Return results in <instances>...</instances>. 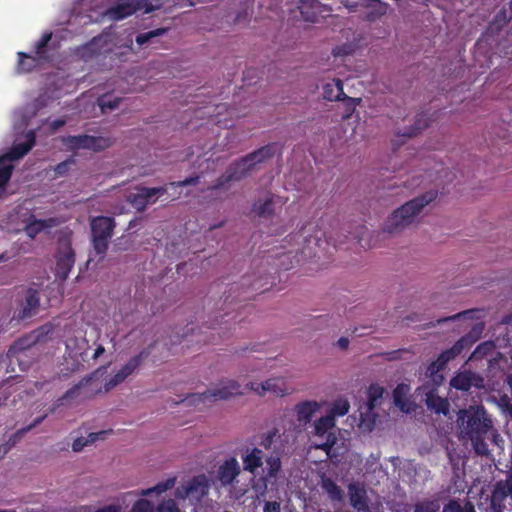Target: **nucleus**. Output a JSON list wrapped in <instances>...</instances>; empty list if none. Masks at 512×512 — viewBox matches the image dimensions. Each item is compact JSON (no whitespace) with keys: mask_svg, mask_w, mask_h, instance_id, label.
<instances>
[{"mask_svg":"<svg viewBox=\"0 0 512 512\" xmlns=\"http://www.w3.org/2000/svg\"><path fill=\"white\" fill-rule=\"evenodd\" d=\"M458 420L461 423V437L471 441L477 455H488L489 448L485 439L492 428V421L487 417L484 407L477 406L462 410Z\"/></svg>","mask_w":512,"mask_h":512,"instance_id":"nucleus-1","label":"nucleus"},{"mask_svg":"<svg viewBox=\"0 0 512 512\" xmlns=\"http://www.w3.org/2000/svg\"><path fill=\"white\" fill-rule=\"evenodd\" d=\"M276 149V143H269L242 157L239 161L230 164L226 171L215 180L210 189L219 190L232 181L243 179L256 164L272 158L276 153Z\"/></svg>","mask_w":512,"mask_h":512,"instance_id":"nucleus-2","label":"nucleus"},{"mask_svg":"<svg viewBox=\"0 0 512 512\" xmlns=\"http://www.w3.org/2000/svg\"><path fill=\"white\" fill-rule=\"evenodd\" d=\"M435 197V193L427 192L406 202L388 217L384 231L390 234L402 231L405 227L414 222L421 210L432 202Z\"/></svg>","mask_w":512,"mask_h":512,"instance_id":"nucleus-3","label":"nucleus"},{"mask_svg":"<svg viewBox=\"0 0 512 512\" xmlns=\"http://www.w3.org/2000/svg\"><path fill=\"white\" fill-rule=\"evenodd\" d=\"M241 385L233 379L221 380L213 389L203 393H192L182 400L188 406H195L199 410L217 400H228L233 396L242 395Z\"/></svg>","mask_w":512,"mask_h":512,"instance_id":"nucleus-4","label":"nucleus"},{"mask_svg":"<svg viewBox=\"0 0 512 512\" xmlns=\"http://www.w3.org/2000/svg\"><path fill=\"white\" fill-rule=\"evenodd\" d=\"M115 221L112 217L97 216L91 220L92 245L95 253L102 258L108 250L109 241L113 236Z\"/></svg>","mask_w":512,"mask_h":512,"instance_id":"nucleus-5","label":"nucleus"},{"mask_svg":"<svg viewBox=\"0 0 512 512\" xmlns=\"http://www.w3.org/2000/svg\"><path fill=\"white\" fill-rule=\"evenodd\" d=\"M512 20V11L502 8L489 23L486 31L476 42V49L489 53L492 51L494 45L497 44L495 36Z\"/></svg>","mask_w":512,"mask_h":512,"instance_id":"nucleus-6","label":"nucleus"},{"mask_svg":"<svg viewBox=\"0 0 512 512\" xmlns=\"http://www.w3.org/2000/svg\"><path fill=\"white\" fill-rule=\"evenodd\" d=\"M62 143L72 151L91 150L101 152L113 145L110 137L90 136V135H69L62 138Z\"/></svg>","mask_w":512,"mask_h":512,"instance_id":"nucleus-7","label":"nucleus"},{"mask_svg":"<svg viewBox=\"0 0 512 512\" xmlns=\"http://www.w3.org/2000/svg\"><path fill=\"white\" fill-rule=\"evenodd\" d=\"M335 427V419L331 415H325L315 422V442L316 449L323 450L330 455V451L337 442V436L332 431Z\"/></svg>","mask_w":512,"mask_h":512,"instance_id":"nucleus-8","label":"nucleus"},{"mask_svg":"<svg viewBox=\"0 0 512 512\" xmlns=\"http://www.w3.org/2000/svg\"><path fill=\"white\" fill-rule=\"evenodd\" d=\"M209 480L205 474H200L192 477L185 484L178 486L175 489V497L177 499H194L196 501L202 500L209 492Z\"/></svg>","mask_w":512,"mask_h":512,"instance_id":"nucleus-9","label":"nucleus"},{"mask_svg":"<svg viewBox=\"0 0 512 512\" xmlns=\"http://www.w3.org/2000/svg\"><path fill=\"white\" fill-rule=\"evenodd\" d=\"M384 388L378 384H371L367 390V413H360V426L371 431L375 425L376 415L373 414V410L377 406L379 400L382 399L384 394Z\"/></svg>","mask_w":512,"mask_h":512,"instance_id":"nucleus-10","label":"nucleus"},{"mask_svg":"<svg viewBox=\"0 0 512 512\" xmlns=\"http://www.w3.org/2000/svg\"><path fill=\"white\" fill-rule=\"evenodd\" d=\"M341 3L350 11H357L359 7L368 8L366 14L368 21H375L387 13L389 5L381 0H341Z\"/></svg>","mask_w":512,"mask_h":512,"instance_id":"nucleus-11","label":"nucleus"},{"mask_svg":"<svg viewBox=\"0 0 512 512\" xmlns=\"http://www.w3.org/2000/svg\"><path fill=\"white\" fill-rule=\"evenodd\" d=\"M298 9L304 21L317 23L324 14H329L332 9L322 4L319 0H298Z\"/></svg>","mask_w":512,"mask_h":512,"instance_id":"nucleus-12","label":"nucleus"},{"mask_svg":"<svg viewBox=\"0 0 512 512\" xmlns=\"http://www.w3.org/2000/svg\"><path fill=\"white\" fill-rule=\"evenodd\" d=\"M75 264V253L70 243L62 245L56 254V276L66 280Z\"/></svg>","mask_w":512,"mask_h":512,"instance_id":"nucleus-13","label":"nucleus"},{"mask_svg":"<svg viewBox=\"0 0 512 512\" xmlns=\"http://www.w3.org/2000/svg\"><path fill=\"white\" fill-rule=\"evenodd\" d=\"M40 305V293L38 290L28 288L24 291L23 297L20 300L17 318L24 320L36 315Z\"/></svg>","mask_w":512,"mask_h":512,"instance_id":"nucleus-14","label":"nucleus"},{"mask_svg":"<svg viewBox=\"0 0 512 512\" xmlns=\"http://www.w3.org/2000/svg\"><path fill=\"white\" fill-rule=\"evenodd\" d=\"M246 388L255 391L258 395H265L270 392L276 396H284L288 393L286 383L283 378H270L262 383L249 382Z\"/></svg>","mask_w":512,"mask_h":512,"instance_id":"nucleus-15","label":"nucleus"},{"mask_svg":"<svg viewBox=\"0 0 512 512\" xmlns=\"http://www.w3.org/2000/svg\"><path fill=\"white\" fill-rule=\"evenodd\" d=\"M450 386L456 390L468 392L472 386L483 387V378L470 370L460 371L451 378Z\"/></svg>","mask_w":512,"mask_h":512,"instance_id":"nucleus-16","label":"nucleus"},{"mask_svg":"<svg viewBox=\"0 0 512 512\" xmlns=\"http://www.w3.org/2000/svg\"><path fill=\"white\" fill-rule=\"evenodd\" d=\"M431 119L426 113H421L416 116L414 125L403 134H397L396 138L392 140L393 150L396 151L398 147L405 142L407 138H412L430 125Z\"/></svg>","mask_w":512,"mask_h":512,"instance_id":"nucleus-17","label":"nucleus"},{"mask_svg":"<svg viewBox=\"0 0 512 512\" xmlns=\"http://www.w3.org/2000/svg\"><path fill=\"white\" fill-rule=\"evenodd\" d=\"M240 474V466L236 458L231 457L225 460L218 468L217 478L221 485L226 487L233 484Z\"/></svg>","mask_w":512,"mask_h":512,"instance_id":"nucleus-18","label":"nucleus"},{"mask_svg":"<svg viewBox=\"0 0 512 512\" xmlns=\"http://www.w3.org/2000/svg\"><path fill=\"white\" fill-rule=\"evenodd\" d=\"M475 341L476 339L470 334L462 336L459 340H457L454 343V345L451 348L446 349L440 353V362L442 363V365H447L448 362L455 359L465 349L471 348Z\"/></svg>","mask_w":512,"mask_h":512,"instance_id":"nucleus-19","label":"nucleus"},{"mask_svg":"<svg viewBox=\"0 0 512 512\" xmlns=\"http://www.w3.org/2000/svg\"><path fill=\"white\" fill-rule=\"evenodd\" d=\"M35 143L36 132L35 130H29L25 135V141L14 144L5 157L10 161L19 160L35 146Z\"/></svg>","mask_w":512,"mask_h":512,"instance_id":"nucleus-20","label":"nucleus"},{"mask_svg":"<svg viewBox=\"0 0 512 512\" xmlns=\"http://www.w3.org/2000/svg\"><path fill=\"white\" fill-rule=\"evenodd\" d=\"M425 403L428 409L437 414L447 415L449 413L450 404L448 400L439 396L438 390L435 387L425 393Z\"/></svg>","mask_w":512,"mask_h":512,"instance_id":"nucleus-21","label":"nucleus"},{"mask_svg":"<svg viewBox=\"0 0 512 512\" xmlns=\"http://www.w3.org/2000/svg\"><path fill=\"white\" fill-rule=\"evenodd\" d=\"M351 506L359 512L369 510L368 497L366 490L357 484H350L348 487Z\"/></svg>","mask_w":512,"mask_h":512,"instance_id":"nucleus-22","label":"nucleus"},{"mask_svg":"<svg viewBox=\"0 0 512 512\" xmlns=\"http://www.w3.org/2000/svg\"><path fill=\"white\" fill-rule=\"evenodd\" d=\"M320 404L317 401H303L295 406L296 417L299 423L307 424L314 414L319 410Z\"/></svg>","mask_w":512,"mask_h":512,"instance_id":"nucleus-23","label":"nucleus"},{"mask_svg":"<svg viewBox=\"0 0 512 512\" xmlns=\"http://www.w3.org/2000/svg\"><path fill=\"white\" fill-rule=\"evenodd\" d=\"M345 96L343 82L340 79H332L323 85V97L328 101H340Z\"/></svg>","mask_w":512,"mask_h":512,"instance_id":"nucleus-24","label":"nucleus"},{"mask_svg":"<svg viewBox=\"0 0 512 512\" xmlns=\"http://www.w3.org/2000/svg\"><path fill=\"white\" fill-rule=\"evenodd\" d=\"M18 63L17 70L21 73H29L36 69L42 62H44L40 57L35 55H30L25 52H18Z\"/></svg>","mask_w":512,"mask_h":512,"instance_id":"nucleus-25","label":"nucleus"},{"mask_svg":"<svg viewBox=\"0 0 512 512\" xmlns=\"http://www.w3.org/2000/svg\"><path fill=\"white\" fill-rule=\"evenodd\" d=\"M263 452L259 448H253L248 454L243 456V468L252 474L262 467Z\"/></svg>","mask_w":512,"mask_h":512,"instance_id":"nucleus-26","label":"nucleus"},{"mask_svg":"<svg viewBox=\"0 0 512 512\" xmlns=\"http://www.w3.org/2000/svg\"><path fill=\"white\" fill-rule=\"evenodd\" d=\"M282 468L281 459L278 455H271L266 458L265 474L262 479L265 482L276 480Z\"/></svg>","mask_w":512,"mask_h":512,"instance_id":"nucleus-27","label":"nucleus"},{"mask_svg":"<svg viewBox=\"0 0 512 512\" xmlns=\"http://www.w3.org/2000/svg\"><path fill=\"white\" fill-rule=\"evenodd\" d=\"M409 386L400 383L393 390V402L395 406H397L403 412H409L410 407L407 400V394L409 392Z\"/></svg>","mask_w":512,"mask_h":512,"instance_id":"nucleus-28","label":"nucleus"},{"mask_svg":"<svg viewBox=\"0 0 512 512\" xmlns=\"http://www.w3.org/2000/svg\"><path fill=\"white\" fill-rule=\"evenodd\" d=\"M147 349L142 350L139 354L131 357L119 370L122 375L127 378L142 364L143 360L149 356Z\"/></svg>","mask_w":512,"mask_h":512,"instance_id":"nucleus-29","label":"nucleus"},{"mask_svg":"<svg viewBox=\"0 0 512 512\" xmlns=\"http://www.w3.org/2000/svg\"><path fill=\"white\" fill-rule=\"evenodd\" d=\"M89 382L88 378L82 379L79 383L68 389L63 396L57 399V406H63L78 399L81 395V390Z\"/></svg>","mask_w":512,"mask_h":512,"instance_id":"nucleus-30","label":"nucleus"},{"mask_svg":"<svg viewBox=\"0 0 512 512\" xmlns=\"http://www.w3.org/2000/svg\"><path fill=\"white\" fill-rule=\"evenodd\" d=\"M53 225H54V219L53 218H49V219H34V220L30 221L26 225L25 232H26V234L29 237L34 238L42 230H44L46 228H50Z\"/></svg>","mask_w":512,"mask_h":512,"instance_id":"nucleus-31","label":"nucleus"},{"mask_svg":"<svg viewBox=\"0 0 512 512\" xmlns=\"http://www.w3.org/2000/svg\"><path fill=\"white\" fill-rule=\"evenodd\" d=\"M441 508L440 499L424 498L414 504V512H439Z\"/></svg>","mask_w":512,"mask_h":512,"instance_id":"nucleus-32","label":"nucleus"},{"mask_svg":"<svg viewBox=\"0 0 512 512\" xmlns=\"http://www.w3.org/2000/svg\"><path fill=\"white\" fill-rule=\"evenodd\" d=\"M52 39V32H46L42 35L41 39L35 45V54L40 57L44 62L50 60L48 55V44Z\"/></svg>","mask_w":512,"mask_h":512,"instance_id":"nucleus-33","label":"nucleus"},{"mask_svg":"<svg viewBox=\"0 0 512 512\" xmlns=\"http://www.w3.org/2000/svg\"><path fill=\"white\" fill-rule=\"evenodd\" d=\"M322 488L331 500L339 501L342 499L343 493L341 488L331 478L326 477L322 479Z\"/></svg>","mask_w":512,"mask_h":512,"instance_id":"nucleus-34","label":"nucleus"},{"mask_svg":"<svg viewBox=\"0 0 512 512\" xmlns=\"http://www.w3.org/2000/svg\"><path fill=\"white\" fill-rule=\"evenodd\" d=\"M442 512H476L474 505L471 502H466L464 506L461 505L459 500L450 499L444 506Z\"/></svg>","mask_w":512,"mask_h":512,"instance_id":"nucleus-35","label":"nucleus"},{"mask_svg":"<svg viewBox=\"0 0 512 512\" xmlns=\"http://www.w3.org/2000/svg\"><path fill=\"white\" fill-rule=\"evenodd\" d=\"M138 190L142 193L148 204L155 203L158 196H162L167 192V188L165 186L161 187H140Z\"/></svg>","mask_w":512,"mask_h":512,"instance_id":"nucleus-36","label":"nucleus"},{"mask_svg":"<svg viewBox=\"0 0 512 512\" xmlns=\"http://www.w3.org/2000/svg\"><path fill=\"white\" fill-rule=\"evenodd\" d=\"M106 433H107V431H101V432H97V433H90L87 439H85L83 437L75 439L73 444H72L73 451L80 452L88 444L94 443L96 440H98L100 438H103V436Z\"/></svg>","mask_w":512,"mask_h":512,"instance_id":"nucleus-37","label":"nucleus"},{"mask_svg":"<svg viewBox=\"0 0 512 512\" xmlns=\"http://www.w3.org/2000/svg\"><path fill=\"white\" fill-rule=\"evenodd\" d=\"M175 483H176V478L170 477V478L166 479L165 481L159 482L152 488L142 490L141 494L144 496L151 495L152 493L162 494L163 492H165L169 489H172L174 487Z\"/></svg>","mask_w":512,"mask_h":512,"instance_id":"nucleus-38","label":"nucleus"},{"mask_svg":"<svg viewBox=\"0 0 512 512\" xmlns=\"http://www.w3.org/2000/svg\"><path fill=\"white\" fill-rule=\"evenodd\" d=\"M253 211L259 216V217H268L271 216L274 212L273 210V201L272 198H267L263 202L256 201L253 204Z\"/></svg>","mask_w":512,"mask_h":512,"instance_id":"nucleus-39","label":"nucleus"},{"mask_svg":"<svg viewBox=\"0 0 512 512\" xmlns=\"http://www.w3.org/2000/svg\"><path fill=\"white\" fill-rule=\"evenodd\" d=\"M350 404L346 399H338L333 402L328 415H331L333 419L336 416H344L349 412Z\"/></svg>","mask_w":512,"mask_h":512,"instance_id":"nucleus-40","label":"nucleus"},{"mask_svg":"<svg viewBox=\"0 0 512 512\" xmlns=\"http://www.w3.org/2000/svg\"><path fill=\"white\" fill-rule=\"evenodd\" d=\"M356 48H357V46L353 42L343 43V44L338 45L332 49V55L335 58H338V57L343 58L346 56H350L356 51Z\"/></svg>","mask_w":512,"mask_h":512,"instance_id":"nucleus-41","label":"nucleus"},{"mask_svg":"<svg viewBox=\"0 0 512 512\" xmlns=\"http://www.w3.org/2000/svg\"><path fill=\"white\" fill-rule=\"evenodd\" d=\"M166 32H167L166 28H157V29L145 32V33H140L139 35L136 36V43L139 46H142V45L148 43L149 41H151V39L161 36V35L165 34Z\"/></svg>","mask_w":512,"mask_h":512,"instance_id":"nucleus-42","label":"nucleus"},{"mask_svg":"<svg viewBox=\"0 0 512 512\" xmlns=\"http://www.w3.org/2000/svg\"><path fill=\"white\" fill-rule=\"evenodd\" d=\"M134 12V8L129 4H119L110 10V13L115 20L124 19Z\"/></svg>","mask_w":512,"mask_h":512,"instance_id":"nucleus-43","label":"nucleus"},{"mask_svg":"<svg viewBox=\"0 0 512 512\" xmlns=\"http://www.w3.org/2000/svg\"><path fill=\"white\" fill-rule=\"evenodd\" d=\"M121 98L114 97L112 98L110 95H103L98 99V104L102 111L113 110L117 108L120 104Z\"/></svg>","mask_w":512,"mask_h":512,"instance_id":"nucleus-44","label":"nucleus"},{"mask_svg":"<svg viewBox=\"0 0 512 512\" xmlns=\"http://www.w3.org/2000/svg\"><path fill=\"white\" fill-rule=\"evenodd\" d=\"M340 101H344L346 113L343 118H349L356 109V106L361 102L360 98L349 97L345 94Z\"/></svg>","mask_w":512,"mask_h":512,"instance_id":"nucleus-45","label":"nucleus"},{"mask_svg":"<svg viewBox=\"0 0 512 512\" xmlns=\"http://www.w3.org/2000/svg\"><path fill=\"white\" fill-rule=\"evenodd\" d=\"M74 164H75V159L73 157H70V158L66 159L65 161L58 163L54 167L55 176L59 177V176L66 175L69 172L71 165H74Z\"/></svg>","mask_w":512,"mask_h":512,"instance_id":"nucleus-46","label":"nucleus"},{"mask_svg":"<svg viewBox=\"0 0 512 512\" xmlns=\"http://www.w3.org/2000/svg\"><path fill=\"white\" fill-rule=\"evenodd\" d=\"M132 512H155L153 504L147 499H139L132 506Z\"/></svg>","mask_w":512,"mask_h":512,"instance_id":"nucleus-47","label":"nucleus"},{"mask_svg":"<svg viewBox=\"0 0 512 512\" xmlns=\"http://www.w3.org/2000/svg\"><path fill=\"white\" fill-rule=\"evenodd\" d=\"M13 172V166L0 165V189L3 190L5 185L9 182Z\"/></svg>","mask_w":512,"mask_h":512,"instance_id":"nucleus-48","label":"nucleus"},{"mask_svg":"<svg viewBox=\"0 0 512 512\" xmlns=\"http://www.w3.org/2000/svg\"><path fill=\"white\" fill-rule=\"evenodd\" d=\"M157 512H179L178 505L174 499H167L158 504Z\"/></svg>","mask_w":512,"mask_h":512,"instance_id":"nucleus-49","label":"nucleus"},{"mask_svg":"<svg viewBox=\"0 0 512 512\" xmlns=\"http://www.w3.org/2000/svg\"><path fill=\"white\" fill-rule=\"evenodd\" d=\"M125 377L122 375V373H120L119 371H117L111 378H109L106 382H105V391H110L112 390L113 388H115L116 386H118L119 384H121L122 382L125 381Z\"/></svg>","mask_w":512,"mask_h":512,"instance_id":"nucleus-50","label":"nucleus"},{"mask_svg":"<svg viewBox=\"0 0 512 512\" xmlns=\"http://www.w3.org/2000/svg\"><path fill=\"white\" fill-rule=\"evenodd\" d=\"M250 16H251V11H250L249 4L245 3L244 7L240 11H238V13L234 19V23L235 24L246 23L249 21Z\"/></svg>","mask_w":512,"mask_h":512,"instance_id":"nucleus-51","label":"nucleus"},{"mask_svg":"<svg viewBox=\"0 0 512 512\" xmlns=\"http://www.w3.org/2000/svg\"><path fill=\"white\" fill-rule=\"evenodd\" d=\"M272 282H268L267 278H265V282H262V278L254 280L252 283H250V287L253 291L262 293L266 290H268V285H272Z\"/></svg>","mask_w":512,"mask_h":512,"instance_id":"nucleus-52","label":"nucleus"},{"mask_svg":"<svg viewBox=\"0 0 512 512\" xmlns=\"http://www.w3.org/2000/svg\"><path fill=\"white\" fill-rule=\"evenodd\" d=\"M133 206H135L139 210H143L148 203L146 202L145 198L143 197L142 193L138 190L136 194L131 195L130 199Z\"/></svg>","mask_w":512,"mask_h":512,"instance_id":"nucleus-53","label":"nucleus"},{"mask_svg":"<svg viewBox=\"0 0 512 512\" xmlns=\"http://www.w3.org/2000/svg\"><path fill=\"white\" fill-rule=\"evenodd\" d=\"M200 177L198 175L187 177L184 180L171 182L170 185L172 187H185L190 185H196L199 183Z\"/></svg>","mask_w":512,"mask_h":512,"instance_id":"nucleus-54","label":"nucleus"},{"mask_svg":"<svg viewBox=\"0 0 512 512\" xmlns=\"http://www.w3.org/2000/svg\"><path fill=\"white\" fill-rule=\"evenodd\" d=\"M499 405L508 415L512 413V402L508 395L504 394L500 397Z\"/></svg>","mask_w":512,"mask_h":512,"instance_id":"nucleus-55","label":"nucleus"},{"mask_svg":"<svg viewBox=\"0 0 512 512\" xmlns=\"http://www.w3.org/2000/svg\"><path fill=\"white\" fill-rule=\"evenodd\" d=\"M474 313V310H466V311H462V312H459L457 314H454L452 316H449V317H445L443 319H439L438 320V323H443V322H447V321H455V320H458V319H461V318H465L467 317L468 315Z\"/></svg>","mask_w":512,"mask_h":512,"instance_id":"nucleus-56","label":"nucleus"},{"mask_svg":"<svg viewBox=\"0 0 512 512\" xmlns=\"http://www.w3.org/2000/svg\"><path fill=\"white\" fill-rule=\"evenodd\" d=\"M263 512H281V505L278 501H265Z\"/></svg>","mask_w":512,"mask_h":512,"instance_id":"nucleus-57","label":"nucleus"},{"mask_svg":"<svg viewBox=\"0 0 512 512\" xmlns=\"http://www.w3.org/2000/svg\"><path fill=\"white\" fill-rule=\"evenodd\" d=\"M445 367L446 365H442V363L440 362L439 355L438 358L429 365L428 371L430 372L431 375H434L443 370Z\"/></svg>","mask_w":512,"mask_h":512,"instance_id":"nucleus-58","label":"nucleus"},{"mask_svg":"<svg viewBox=\"0 0 512 512\" xmlns=\"http://www.w3.org/2000/svg\"><path fill=\"white\" fill-rule=\"evenodd\" d=\"M490 348V343L489 342H484V343H481L480 345H478L476 347V349L473 351L471 358L473 357H477L478 355H485L487 350Z\"/></svg>","mask_w":512,"mask_h":512,"instance_id":"nucleus-59","label":"nucleus"},{"mask_svg":"<svg viewBox=\"0 0 512 512\" xmlns=\"http://www.w3.org/2000/svg\"><path fill=\"white\" fill-rule=\"evenodd\" d=\"M66 124L65 118H58L50 122L49 126L52 132H56L58 129Z\"/></svg>","mask_w":512,"mask_h":512,"instance_id":"nucleus-60","label":"nucleus"},{"mask_svg":"<svg viewBox=\"0 0 512 512\" xmlns=\"http://www.w3.org/2000/svg\"><path fill=\"white\" fill-rule=\"evenodd\" d=\"M15 441L13 440L11 443H7L5 445H0V460L5 457V455L10 451L11 447L14 445Z\"/></svg>","mask_w":512,"mask_h":512,"instance_id":"nucleus-61","label":"nucleus"},{"mask_svg":"<svg viewBox=\"0 0 512 512\" xmlns=\"http://www.w3.org/2000/svg\"><path fill=\"white\" fill-rule=\"evenodd\" d=\"M46 415H43L41 417H38L37 419H35L33 421V423H31L30 425H28L27 427L23 428L20 432H28L30 431L32 428L36 427L37 425H39L44 419H45Z\"/></svg>","mask_w":512,"mask_h":512,"instance_id":"nucleus-62","label":"nucleus"},{"mask_svg":"<svg viewBox=\"0 0 512 512\" xmlns=\"http://www.w3.org/2000/svg\"><path fill=\"white\" fill-rule=\"evenodd\" d=\"M337 346L342 350L347 349L349 346V339L346 337L339 338L337 341Z\"/></svg>","mask_w":512,"mask_h":512,"instance_id":"nucleus-63","label":"nucleus"},{"mask_svg":"<svg viewBox=\"0 0 512 512\" xmlns=\"http://www.w3.org/2000/svg\"><path fill=\"white\" fill-rule=\"evenodd\" d=\"M96 512H119V508L114 505H109L98 509Z\"/></svg>","mask_w":512,"mask_h":512,"instance_id":"nucleus-64","label":"nucleus"}]
</instances>
